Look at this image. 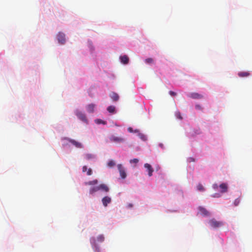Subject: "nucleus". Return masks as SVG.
<instances>
[{
    "label": "nucleus",
    "mask_w": 252,
    "mask_h": 252,
    "mask_svg": "<svg viewBox=\"0 0 252 252\" xmlns=\"http://www.w3.org/2000/svg\"><path fill=\"white\" fill-rule=\"evenodd\" d=\"M209 223L210 225L214 228H219L223 225V222L222 221H218L215 219L209 220Z\"/></svg>",
    "instance_id": "f257e3e1"
},
{
    "label": "nucleus",
    "mask_w": 252,
    "mask_h": 252,
    "mask_svg": "<svg viewBox=\"0 0 252 252\" xmlns=\"http://www.w3.org/2000/svg\"><path fill=\"white\" fill-rule=\"evenodd\" d=\"M118 169L120 172V176L122 179H125L126 177V173L125 171V169L123 167L121 164H119L117 165Z\"/></svg>",
    "instance_id": "f03ea898"
},
{
    "label": "nucleus",
    "mask_w": 252,
    "mask_h": 252,
    "mask_svg": "<svg viewBox=\"0 0 252 252\" xmlns=\"http://www.w3.org/2000/svg\"><path fill=\"white\" fill-rule=\"evenodd\" d=\"M75 114L77 116V117L81 121L83 122H84L85 123H87V119L86 117V115L83 113L82 112L76 110L75 112Z\"/></svg>",
    "instance_id": "7ed1b4c3"
},
{
    "label": "nucleus",
    "mask_w": 252,
    "mask_h": 252,
    "mask_svg": "<svg viewBox=\"0 0 252 252\" xmlns=\"http://www.w3.org/2000/svg\"><path fill=\"white\" fill-rule=\"evenodd\" d=\"M57 39L60 43L64 44L65 42V34L63 32H59L57 34Z\"/></svg>",
    "instance_id": "20e7f679"
},
{
    "label": "nucleus",
    "mask_w": 252,
    "mask_h": 252,
    "mask_svg": "<svg viewBox=\"0 0 252 252\" xmlns=\"http://www.w3.org/2000/svg\"><path fill=\"white\" fill-rule=\"evenodd\" d=\"M67 141L71 143L72 145H73L74 146H75L77 148H83V145L78 141H76V140L74 139H71L70 138H66Z\"/></svg>",
    "instance_id": "39448f33"
},
{
    "label": "nucleus",
    "mask_w": 252,
    "mask_h": 252,
    "mask_svg": "<svg viewBox=\"0 0 252 252\" xmlns=\"http://www.w3.org/2000/svg\"><path fill=\"white\" fill-rule=\"evenodd\" d=\"M188 96L193 99H202L203 98V95L197 93H191L188 95Z\"/></svg>",
    "instance_id": "423d86ee"
},
{
    "label": "nucleus",
    "mask_w": 252,
    "mask_h": 252,
    "mask_svg": "<svg viewBox=\"0 0 252 252\" xmlns=\"http://www.w3.org/2000/svg\"><path fill=\"white\" fill-rule=\"evenodd\" d=\"M144 167L147 169L148 172V175L150 177L152 176L153 175V172L154 171L153 168L152 166L149 163H145L144 164Z\"/></svg>",
    "instance_id": "0eeeda50"
},
{
    "label": "nucleus",
    "mask_w": 252,
    "mask_h": 252,
    "mask_svg": "<svg viewBox=\"0 0 252 252\" xmlns=\"http://www.w3.org/2000/svg\"><path fill=\"white\" fill-rule=\"evenodd\" d=\"M111 202V198L109 196H105L102 199V202L104 206L106 207L108 204Z\"/></svg>",
    "instance_id": "6e6552de"
},
{
    "label": "nucleus",
    "mask_w": 252,
    "mask_h": 252,
    "mask_svg": "<svg viewBox=\"0 0 252 252\" xmlns=\"http://www.w3.org/2000/svg\"><path fill=\"white\" fill-rule=\"evenodd\" d=\"M198 210L201 214L204 216H209L210 215L209 212L205 208L202 207H199Z\"/></svg>",
    "instance_id": "1a4fd4ad"
},
{
    "label": "nucleus",
    "mask_w": 252,
    "mask_h": 252,
    "mask_svg": "<svg viewBox=\"0 0 252 252\" xmlns=\"http://www.w3.org/2000/svg\"><path fill=\"white\" fill-rule=\"evenodd\" d=\"M98 186L99 190H101V191H104L105 192H107L109 190V189L108 187V186L104 184H100V185H98Z\"/></svg>",
    "instance_id": "9d476101"
},
{
    "label": "nucleus",
    "mask_w": 252,
    "mask_h": 252,
    "mask_svg": "<svg viewBox=\"0 0 252 252\" xmlns=\"http://www.w3.org/2000/svg\"><path fill=\"white\" fill-rule=\"evenodd\" d=\"M110 141L114 142H121L124 141V138L115 136H111V137L110 138Z\"/></svg>",
    "instance_id": "9b49d317"
},
{
    "label": "nucleus",
    "mask_w": 252,
    "mask_h": 252,
    "mask_svg": "<svg viewBox=\"0 0 252 252\" xmlns=\"http://www.w3.org/2000/svg\"><path fill=\"white\" fill-rule=\"evenodd\" d=\"M220 188L221 189V193H224L227 191L228 186L226 183H222L220 185Z\"/></svg>",
    "instance_id": "f8f14e48"
},
{
    "label": "nucleus",
    "mask_w": 252,
    "mask_h": 252,
    "mask_svg": "<svg viewBox=\"0 0 252 252\" xmlns=\"http://www.w3.org/2000/svg\"><path fill=\"white\" fill-rule=\"evenodd\" d=\"M110 96L111 98V99L114 101H118L119 98V95L117 93L114 92H112L110 94Z\"/></svg>",
    "instance_id": "ddd939ff"
},
{
    "label": "nucleus",
    "mask_w": 252,
    "mask_h": 252,
    "mask_svg": "<svg viewBox=\"0 0 252 252\" xmlns=\"http://www.w3.org/2000/svg\"><path fill=\"white\" fill-rule=\"evenodd\" d=\"M120 60L122 63L127 64L129 61V58L126 55H124L120 57Z\"/></svg>",
    "instance_id": "4468645a"
},
{
    "label": "nucleus",
    "mask_w": 252,
    "mask_h": 252,
    "mask_svg": "<svg viewBox=\"0 0 252 252\" xmlns=\"http://www.w3.org/2000/svg\"><path fill=\"white\" fill-rule=\"evenodd\" d=\"M95 105L90 104L87 106V110L89 113H93L94 112Z\"/></svg>",
    "instance_id": "2eb2a0df"
},
{
    "label": "nucleus",
    "mask_w": 252,
    "mask_h": 252,
    "mask_svg": "<svg viewBox=\"0 0 252 252\" xmlns=\"http://www.w3.org/2000/svg\"><path fill=\"white\" fill-rule=\"evenodd\" d=\"M238 75L240 77H247L250 75V73L249 72L241 71L238 73Z\"/></svg>",
    "instance_id": "dca6fc26"
},
{
    "label": "nucleus",
    "mask_w": 252,
    "mask_h": 252,
    "mask_svg": "<svg viewBox=\"0 0 252 252\" xmlns=\"http://www.w3.org/2000/svg\"><path fill=\"white\" fill-rule=\"evenodd\" d=\"M99 190L98 186H95L91 188L89 190V193L91 194H94L95 192Z\"/></svg>",
    "instance_id": "f3484780"
},
{
    "label": "nucleus",
    "mask_w": 252,
    "mask_h": 252,
    "mask_svg": "<svg viewBox=\"0 0 252 252\" xmlns=\"http://www.w3.org/2000/svg\"><path fill=\"white\" fill-rule=\"evenodd\" d=\"M107 111L110 113H114L115 112V107L114 106H109L107 108Z\"/></svg>",
    "instance_id": "a211bd4d"
},
{
    "label": "nucleus",
    "mask_w": 252,
    "mask_h": 252,
    "mask_svg": "<svg viewBox=\"0 0 252 252\" xmlns=\"http://www.w3.org/2000/svg\"><path fill=\"white\" fill-rule=\"evenodd\" d=\"M98 183V181L97 180H94L93 181L85 182V184L86 185H96Z\"/></svg>",
    "instance_id": "6ab92c4d"
},
{
    "label": "nucleus",
    "mask_w": 252,
    "mask_h": 252,
    "mask_svg": "<svg viewBox=\"0 0 252 252\" xmlns=\"http://www.w3.org/2000/svg\"><path fill=\"white\" fill-rule=\"evenodd\" d=\"M85 158H86V159H87L88 160H90V159L94 158L95 156H94V155L92 154H86L85 155Z\"/></svg>",
    "instance_id": "aec40b11"
},
{
    "label": "nucleus",
    "mask_w": 252,
    "mask_h": 252,
    "mask_svg": "<svg viewBox=\"0 0 252 252\" xmlns=\"http://www.w3.org/2000/svg\"><path fill=\"white\" fill-rule=\"evenodd\" d=\"M95 123L98 125L99 124H103V125H106V122L102 120L101 119H97L95 120Z\"/></svg>",
    "instance_id": "412c9836"
},
{
    "label": "nucleus",
    "mask_w": 252,
    "mask_h": 252,
    "mask_svg": "<svg viewBox=\"0 0 252 252\" xmlns=\"http://www.w3.org/2000/svg\"><path fill=\"white\" fill-rule=\"evenodd\" d=\"M197 190H198L199 191H203L205 190L204 188L203 187L202 185L201 184H199L197 186Z\"/></svg>",
    "instance_id": "4be33fe9"
},
{
    "label": "nucleus",
    "mask_w": 252,
    "mask_h": 252,
    "mask_svg": "<svg viewBox=\"0 0 252 252\" xmlns=\"http://www.w3.org/2000/svg\"><path fill=\"white\" fill-rule=\"evenodd\" d=\"M97 241H98L99 242H102L104 241V236L103 235H102V234L99 235L97 237Z\"/></svg>",
    "instance_id": "5701e85b"
},
{
    "label": "nucleus",
    "mask_w": 252,
    "mask_h": 252,
    "mask_svg": "<svg viewBox=\"0 0 252 252\" xmlns=\"http://www.w3.org/2000/svg\"><path fill=\"white\" fill-rule=\"evenodd\" d=\"M139 137L143 141H145V140H146L147 139V137L146 136V135H145L144 134H142V133H139L138 134Z\"/></svg>",
    "instance_id": "b1692460"
},
{
    "label": "nucleus",
    "mask_w": 252,
    "mask_h": 252,
    "mask_svg": "<svg viewBox=\"0 0 252 252\" xmlns=\"http://www.w3.org/2000/svg\"><path fill=\"white\" fill-rule=\"evenodd\" d=\"M139 162V159L138 158H133V159H131L129 161L130 163H134L136 164Z\"/></svg>",
    "instance_id": "393cba45"
},
{
    "label": "nucleus",
    "mask_w": 252,
    "mask_h": 252,
    "mask_svg": "<svg viewBox=\"0 0 252 252\" xmlns=\"http://www.w3.org/2000/svg\"><path fill=\"white\" fill-rule=\"evenodd\" d=\"M107 164L109 167H111L115 165V162L113 160H111L108 162Z\"/></svg>",
    "instance_id": "a878e982"
},
{
    "label": "nucleus",
    "mask_w": 252,
    "mask_h": 252,
    "mask_svg": "<svg viewBox=\"0 0 252 252\" xmlns=\"http://www.w3.org/2000/svg\"><path fill=\"white\" fill-rule=\"evenodd\" d=\"M145 62L147 63H152L154 62V60L152 58H148L145 60Z\"/></svg>",
    "instance_id": "bb28decb"
},
{
    "label": "nucleus",
    "mask_w": 252,
    "mask_h": 252,
    "mask_svg": "<svg viewBox=\"0 0 252 252\" xmlns=\"http://www.w3.org/2000/svg\"><path fill=\"white\" fill-rule=\"evenodd\" d=\"M175 116H176L177 118H178L180 120H182V119H183V118L181 116V114L179 112H176Z\"/></svg>",
    "instance_id": "cd10ccee"
},
{
    "label": "nucleus",
    "mask_w": 252,
    "mask_h": 252,
    "mask_svg": "<svg viewBox=\"0 0 252 252\" xmlns=\"http://www.w3.org/2000/svg\"><path fill=\"white\" fill-rule=\"evenodd\" d=\"M240 202V199L239 198H237L234 200V204L235 206H237L239 205Z\"/></svg>",
    "instance_id": "c85d7f7f"
},
{
    "label": "nucleus",
    "mask_w": 252,
    "mask_h": 252,
    "mask_svg": "<svg viewBox=\"0 0 252 252\" xmlns=\"http://www.w3.org/2000/svg\"><path fill=\"white\" fill-rule=\"evenodd\" d=\"M195 107V108L197 110H201V111H202V110H203L202 106L199 104H196Z\"/></svg>",
    "instance_id": "c756f323"
},
{
    "label": "nucleus",
    "mask_w": 252,
    "mask_h": 252,
    "mask_svg": "<svg viewBox=\"0 0 252 252\" xmlns=\"http://www.w3.org/2000/svg\"><path fill=\"white\" fill-rule=\"evenodd\" d=\"M87 175H89V176L91 175L92 174V170L91 168H89L87 170Z\"/></svg>",
    "instance_id": "7c9ffc66"
},
{
    "label": "nucleus",
    "mask_w": 252,
    "mask_h": 252,
    "mask_svg": "<svg viewBox=\"0 0 252 252\" xmlns=\"http://www.w3.org/2000/svg\"><path fill=\"white\" fill-rule=\"evenodd\" d=\"M88 168L87 166H84L82 168V172H85L86 171H87Z\"/></svg>",
    "instance_id": "2f4dec72"
},
{
    "label": "nucleus",
    "mask_w": 252,
    "mask_h": 252,
    "mask_svg": "<svg viewBox=\"0 0 252 252\" xmlns=\"http://www.w3.org/2000/svg\"><path fill=\"white\" fill-rule=\"evenodd\" d=\"M169 94L172 96H175L176 95V93L174 92L170 91L169 92Z\"/></svg>",
    "instance_id": "473e14b6"
},
{
    "label": "nucleus",
    "mask_w": 252,
    "mask_h": 252,
    "mask_svg": "<svg viewBox=\"0 0 252 252\" xmlns=\"http://www.w3.org/2000/svg\"><path fill=\"white\" fill-rule=\"evenodd\" d=\"M220 196V195L218 193H215V194H214L213 195V197H219Z\"/></svg>",
    "instance_id": "72a5a7b5"
},
{
    "label": "nucleus",
    "mask_w": 252,
    "mask_h": 252,
    "mask_svg": "<svg viewBox=\"0 0 252 252\" xmlns=\"http://www.w3.org/2000/svg\"><path fill=\"white\" fill-rule=\"evenodd\" d=\"M218 188V186L217 185V184H214L213 185V188L215 189H217Z\"/></svg>",
    "instance_id": "f704fd0d"
},
{
    "label": "nucleus",
    "mask_w": 252,
    "mask_h": 252,
    "mask_svg": "<svg viewBox=\"0 0 252 252\" xmlns=\"http://www.w3.org/2000/svg\"><path fill=\"white\" fill-rule=\"evenodd\" d=\"M128 131L130 132H133L132 128H131L130 127H128Z\"/></svg>",
    "instance_id": "c9c22d12"
},
{
    "label": "nucleus",
    "mask_w": 252,
    "mask_h": 252,
    "mask_svg": "<svg viewBox=\"0 0 252 252\" xmlns=\"http://www.w3.org/2000/svg\"><path fill=\"white\" fill-rule=\"evenodd\" d=\"M132 206H133V205L132 204H130V203H129V204H128L127 205V207L128 208H131V207H132Z\"/></svg>",
    "instance_id": "e433bc0d"
},
{
    "label": "nucleus",
    "mask_w": 252,
    "mask_h": 252,
    "mask_svg": "<svg viewBox=\"0 0 252 252\" xmlns=\"http://www.w3.org/2000/svg\"><path fill=\"white\" fill-rule=\"evenodd\" d=\"M97 250H98V248L96 246H95V251H96Z\"/></svg>",
    "instance_id": "4c0bfd02"
}]
</instances>
